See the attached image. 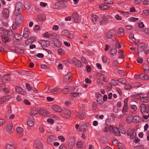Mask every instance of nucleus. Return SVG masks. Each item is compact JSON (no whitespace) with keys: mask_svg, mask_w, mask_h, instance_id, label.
Here are the masks:
<instances>
[{"mask_svg":"<svg viewBox=\"0 0 149 149\" xmlns=\"http://www.w3.org/2000/svg\"><path fill=\"white\" fill-rule=\"evenodd\" d=\"M133 122L134 123H137L141 121V118L138 115H136L133 117Z\"/></svg>","mask_w":149,"mask_h":149,"instance_id":"nucleus-22","label":"nucleus"},{"mask_svg":"<svg viewBox=\"0 0 149 149\" xmlns=\"http://www.w3.org/2000/svg\"><path fill=\"white\" fill-rule=\"evenodd\" d=\"M33 146L37 149H42V143L39 140H36L34 141Z\"/></svg>","mask_w":149,"mask_h":149,"instance_id":"nucleus-12","label":"nucleus"},{"mask_svg":"<svg viewBox=\"0 0 149 149\" xmlns=\"http://www.w3.org/2000/svg\"><path fill=\"white\" fill-rule=\"evenodd\" d=\"M27 124L30 127L33 126L34 125V123L33 122V116H31L28 118Z\"/></svg>","mask_w":149,"mask_h":149,"instance_id":"nucleus-19","label":"nucleus"},{"mask_svg":"<svg viewBox=\"0 0 149 149\" xmlns=\"http://www.w3.org/2000/svg\"><path fill=\"white\" fill-rule=\"evenodd\" d=\"M91 18L92 22L95 24L99 20V18L96 15H92Z\"/></svg>","mask_w":149,"mask_h":149,"instance_id":"nucleus-24","label":"nucleus"},{"mask_svg":"<svg viewBox=\"0 0 149 149\" xmlns=\"http://www.w3.org/2000/svg\"><path fill=\"white\" fill-rule=\"evenodd\" d=\"M71 91V90L70 89L65 88L61 90V91H62V92L64 93L67 94L69 92Z\"/></svg>","mask_w":149,"mask_h":149,"instance_id":"nucleus-41","label":"nucleus"},{"mask_svg":"<svg viewBox=\"0 0 149 149\" xmlns=\"http://www.w3.org/2000/svg\"><path fill=\"white\" fill-rule=\"evenodd\" d=\"M59 140H61L62 142H64L65 140V138L63 136H59L58 137Z\"/></svg>","mask_w":149,"mask_h":149,"instance_id":"nucleus-58","label":"nucleus"},{"mask_svg":"<svg viewBox=\"0 0 149 149\" xmlns=\"http://www.w3.org/2000/svg\"><path fill=\"white\" fill-rule=\"evenodd\" d=\"M61 35L62 36H67L68 38L70 39H72L73 38L72 33L67 30H64L61 33Z\"/></svg>","mask_w":149,"mask_h":149,"instance_id":"nucleus-8","label":"nucleus"},{"mask_svg":"<svg viewBox=\"0 0 149 149\" xmlns=\"http://www.w3.org/2000/svg\"><path fill=\"white\" fill-rule=\"evenodd\" d=\"M56 140V138L53 135H50L47 139V142L49 144L52 143L53 142Z\"/></svg>","mask_w":149,"mask_h":149,"instance_id":"nucleus-14","label":"nucleus"},{"mask_svg":"<svg viewBox=\"0 0 149 149\" xmlns=\"http://www.w3.org/2000/svg\"><path fill=\"white\" fill-rule=\"evenodd\" d=\"M23 6L22 3L20 2H17L16 3L15 6V10L14 12V14L17 13H21V10Z\"/></svg>","mask_w":149,"mask_h":149,"instance_id":"nucleus-5","label":"nucleus"},{"mask_svg":"<svg viewBox=\"0 0 149 149\" xmlns=\"http://www.w3.org/2000/svg\"><path fill=\"white\" fill-rule=\"evenodd\" d=\"M131 86L129 84H127L125 86V89L129 90L131 89Z\"/></svg>","mask_w":149,"mask_h":149,"instance_id":"nucleus-63","label":"nucleus"},{"mask_svg":"<svg viewBox=\"0 0 149 149\" xmlns=\"http://www.w3.org/2000/svg\"><path fill=\"white\" fill-rule=\"evenodd\" d=\"M136 60L137 63H142L143 61V59L139 57H138L137 58Z\"/></svg>","mask_w":149,"mask_h":149,"instance_id":"nucleus-61","label":"nucleus"},{"mask_svg":"<svg viewBox=\"0 0 149 149\" xmlns=\"http://www.w3.org/2000/svg\"><path fill=\"white\" fill-rule=\"evenodd\" d=\"M6 149H15V147L11 144H7L5 146Z\"/></svg>","mask_w":149,"mask_h":149,"instance_id":"nucleus-35","label":"nucleus"},{"mask_svg":"<svg viewBox=\"0 0 149 149\" xmlns=\"http://www.w3.org/2000/svg\"><path fill=\"white\" fill-rule=\"evenodd\" d=\"M1 40L3 42L6 43L8 42L9 40L8 38L7 37L4 36L1 37Z\"/></svg>","mask_w":149,"mask_h":149,"instance_id":"nucleus-40","label":"nucleus"},{"mask_svg":"<svg viewBox=\"0 0 149 149\" xmlns=\"http://www.w3.org/2000/svg\"><path fill=\"white\" fill-rule=\"evenodd\" d=\"M111 83L114 86H116L118 84V81L116 80L113 79L111 81Z\"/></svg>","mask_w":149,"mask_h":149,"instance_id":"nucleus-53","label":"nucleus"},{"mask_svg":"<svg viewBox=\"0 0 149 149\" xmlns=\"http://www.w3.org/2000/svg\"><path fill=\"white\" fill-rule=\"evenodd\" d=\"M61 91V89L58 87H56L50 90V92L54 94H57Z\"/></svg>","mask_w":149,"mask_h":149,"instance_id":"nucleus-15","label":"nucleus"},{"mask_svg":"<svg viewBox=\"0 0 149 149\" xmlns=\"http://www.w3.org/2000/svg\"><path fill=\"white\" fill-rule=\"evenodd\" d=\"M112 143L113 144L115 145H118V147H120L121 146H123V144L121 143H118V141L117 140H113L112 141Z\"/></svg>","mask_w":149,"mask_h":149,"instance_id":"nucleus-49","label":"nucleus"},{"mask_svg":"<svg viewBox=\"0 0 149 149\" xmlns=\"http://www.w3.org/2000/svg\"><path fill=\"white\" fill-rule=\"evenodd\" d=\"M53 109L56 112H61L62 111L61 108L57 105H54L52 106Z\"/></svg>","mask_w":149,"mask_h":149,"instance_id":"nucleus-17","label":"nucleus"},{"mask_svg":"<svg viewBox=\"0 0 149 149\" xmlns=\"http://www.w3.org/2000/svg\"><path fill=\"white\" fill-rule=\"evenodd\" d=\"M14 15L15 16V22L20 25L24 20L23 16L20 13H17Z\"/></svg>","mask_w":149,"mask_h":149,"instance_id":"nucleus-4","label":"nucleus"},{"mask_svg":"<svg viewBox=\"0 0 149 149\" xmlns=\"http://www.w3.org/2000/svg\"><path fill=\"white\" fill-rule=\"evenodd\" d=\"M13 126V124L12 123L8 124L6 126V130L8 132L11 131L13 132L12 128Z\"/></svg>","mask_w":149,"mask_h":149,"instance_id":"nucleus-28","label":"nucleus"},{"mask_svg":"<svg viewBox=\"0 0 149 149\" xmlns=\"http://www.w3.org/2000/svg\"><path fill=\"white\" fill-rule=\"evenodd\" d=\"M130 107L134 111H135L137 109V107L135 105H131Z\"/></svg>","mask_w":149,"mask_h":149,"instance_id":"nucleus-62","label":"nucleus"},{"mask_svg":"<svg viewBox=\"0 0 149 149\" xmlns=\"http://www.w3.org/2000/svg\"><path fill=\"white\" fill-rule=\"evenodd\" d=\"M23 129L20 127H18L16 129L17 132L19 134L22 133L23 131Z\"/></svg>","mask_w":149,"mask_h":149,"instance_id":"nucleus-43","label":"nucleus"},{"mask_svg":"<svg viewBox=\"0 0 149 149\" xmlns=\"http://www.w3.org/2000/svg\"><path fill=\"white\" fill-rule=\"evenodd\" d=\"M51 34H49L47 32H46L44 34V36L47 38H50L51 37Z\"/></svg>","mask_w":149,"mask_h":149,"instance_id":"nucleus-48","label":"nucleus"},{"mask_svg":"<svg viewBox=\"0 0 149 149\" xmlns=\"http://www.w3.org/2000/svg\"><path fill=\"white\" fill-rule=\"evenodd\" d=\"M72 73L71 72H69L67 74L65 75L63 77V80L65 82H67L70 79L71 77Z\"/></svg>","mask_w":149,"mask_h":149,"instance_id":"nucleus-16","label":"nucleus"},{"mask_svg":"<svg viewBox=\"0 0 149 149\" xmlns=\"http://www.w3.org/2000/svg\"><path fill=\"white\" fill-rule=\"evenodd\" d=\"M115 18L117 20L120 21L122 20V17L118 14L114 16Z\"/></svg>","mask_w":149,"mask_h":149,"instance_id":"nucleus-55","label":"nucleus"},{"mask_svg":"<svg viewBox=\"0 0 149 149\" xmlns=\"http://www.w3.org/2000/svg\"><path fill=\"white\" fill-rule=\"evenodd\" d=\"M51 38L54 39V40L59 39L60 37L58 34L56 33L51 34Z\"/></svg>","mask_w":149,"mask_h":149,"instance_id":"nucleus-34","label":"nucleus"},{"mask_svg":"<svg viewBox=\"0 0 149 149\" xmlns=\"http://www.w3.org/2000/svg\"><path fill=\"white\" fill-rule=\"evenodd\" d=\"M60 6L61 5L59 3H56L54 4V8L56 9H58L59 8Z\"/></svg>","mask_w":149,"mask_h":149,"instance_id":"nucleus-57","label":"nucleus"},{"mask_svg":"<svg viewBox=\"0 0 149 149\" xmlns=\"http://www.w3.org/2000/svg\"><path fill=\"white\" fill-rule=\"evenodd\" d=\"M109 130L111 132H113V134L117 136H119L120 133L118 129L116 127H114L113 125H110L109 127Z\"/></svg>","mask_w":149,"mask_h":149,"instance_id":"nucleus-3","label":"nucleus"},{"mask_svg":"<svg viewBox=\"0 0 149 149\" xmlns=\"http://www.w3.org/2000/svg\"><path fill=\"white\" fill-rule=\"evenodd\" d=\"M72 19H74V22L75 23H77L78 22L79 19V16L78 14L75 13H73L72 15Z\"/></svg>","mask_w":149,"mask_h":149,"instance_id":"nucleus-23","label":"nucleus"},{"mask_svg":"<svg viewBox=\"0 0 149 149\" xmlns=\"http://www.w3.org/2000/svg\"><path fill=\"white\" fill-rule=\"evenodd\" d=\"M10 79L9 75L8 74H5L2 79V80L4 82H6L8 81Z\"/></svg>","mask_w":149,"mask_h":149,"instance_id":"nucleus-31","label":"nucleus"},{"mask_svg":"<svg viewBox=\"0 0 149 149\" xmlns=\"http://www.w3.org/2000/svg\"><path fill=\"white\" fill-rule=\"evenodd\" d=\"M14 36L15 38L17 40H20L22 39L21 36L17 33L14 34Z\"/></svg>","mask_w":149,"mask_h":149,"instance_id":"nucleus-42","label":"nucleus"},{"mask_svg":"<svg viewBox=\"0 0 149 149\" xmlns=\"http://www.w3.org/2000/svg\"><path fill=\"white\" fill-rule=\"evenodd\" d=\"M71 114V111L67 109H65V117L66 118H68L70 117Z\"/></svg>","mask_w":149,"mask_h":149,"instance_id":"nucleus-30","label":"nucleus"},{"mask_svg":"<svg viewBox=\"0 0 149 149\" xmlns=\"http://www.w3.org/2000/svg\"><path fill=\"white\" fill-rule=\"evenodd\" d=\"M4 101L5 102H7L10 99V97L8 95L3 97Z\"/></svg>","mask_w":149,"mask_h":149,"instance_id":"nucleus-50","label":"nucleus"},{"mask_svg":"<svg viewBox=\"0 0 149 149\" xmlns=\"http://www.w3.org/2000/svg\"><path fill=\"white\" fill-rule=\"evenodd\" d=\"M42 44L45 47H47L50 45V43L48 41L46 40H43Z\"/></svg>","mask_w":149,"mask_h":149,"instance_id":"nucleus-46","label":"nucleus"},{"mask_svg":"<svg viewBox=\"0 0 149 149\" xmlns=\"http://www.w3.org/2000/svg\"><path fill=\"white\" fill-rule=\"evenodd\" d=\"M30 33L29 29L26 28H25L24 30L23 37L24 38H26L29 37Z\"/></svg>","mask_w":149,"mask_h":149,"instance_id":"nucleus-18","label":"nucleus"},{"mask_svg":"<svg viewBox=\"0 0 149 149\" xmlns=\"http://www.w3.org/2000/svg\"><path fill=\"white\" fill-rule=\"evenodd\" d=\"M99 7L100 9L102 10H107L109 8V7L108 6L104 4H101L99 5Z\"/></svg>","mask_w":149,"mask_h":149,"instance_id":"nucleus-33","label":"nucleus"},{"mask_svg":"<svg viewBox=\"0 0 149 149\" xmlns=\"http://www.w3.org/2000/svg\"><path fill=\"white\" fill-rule=\"evenodd\" d=\"M138 19L137 18H135L134 17H131L128 19V20L129 22H134Z\"/></svg>","mask_w":149,"mask_h":149,"instance_id":"nucleus-47","label":"nucleus"},{"mask_svg":"<svg viewBox=\"0 0 149 149\" xmlns=\"http://www.w3.org/2000/svg\"><path fill=\"white\" fill-rule=\"evenodd\" d=\"M140 110L143 113L145 112L148 113L149 111V106H146L144 104H141L140 106Z\"/></svg>","mask_w":149,"mask_h":149,"instance_id":"nucleus-10","label":"nucleus"},{"mask_svg":"<svg viewBox=\"0 0 149 149\" xmlns=\"http://www.w3.org/2000/svg\"><path fill=\"white\" fill-rule=\"evenodd\" d=\"M9 12L8 9L7 8L3 9V15L5 18H8L9 15Z\"/></svg>","mask_w":149,"mask_h":149,"instance_id":"nucleus-21","label":"nucleus"},{"mask_svg":"<svg viewBox=\"0 0 149 149\" xmlns=\"http://www.w3.org/2000/svg\"><path fill=\"white\" fill-rule=\"evenodd\" d=\"M144 32L146 34V36L148 37L149 36V29L145 28L144 29Z\"/></svg>","mask_w":149,"mask_h":149,"instance_id":"nucleus-54","label":"nucleus"},{"mask_svg":"<svg viewBox=\"0 0 149 149\" xmlns=\"http://www.w3.org/2000/svg\"><path fill=\"white\" fill-rule=\"evenodd\" d=\"M54 45L56 47H60L61 46V42L58 39L54 40H53Z\"/></svg>","mask_w":149,"mask_h":149,"instance_id":"nucleus-26","label":"nucleus"},{"mask_svg":"<svg viewBox=\"0 0 149 149\" xmlns=\"http://www.w3.org/2000/svg\"><path fill=\"white\" fill-rule=\"evenodd\" d=\"M76 116L79 119L83 120L85 117V111L83 110H80L76 113Z\"/></svg>","mask_w":149,"mask_h":149,"instance_id":"nucleus-9","label":"nucleus"},{"mask_svg":"<svg viewBox=\"0 0 149 149\" xmlns=\"http://www.w3.org/2000/svg\"><path fill=\"white\" fill-rule=\"evenodd\" d=\"M16 91L23 95H25L26 93L20 87L18 86H16L15 88Z\"/></svg>","mask_w":149,"mask_h":149,"instance_id":"nucleus-20","label":"nucleus"},{"mask_svg":"<svg viewBox=\"0 0 149 149\" xmlns=\"http://www.w3.org/2000/svg\"><path fill=\"white\" fill-rule=\"evenodd\" d=\"M80 127L81 130L84 131H86L88 129L87 124L86 123L81 125Z\"/></svg>","mask_w":149,"mask_h":149,"instance_id":"nucleus-32","label":"nucleus"},{"mask_svg":"<svg viewBox=\"0 0 149 149\" xmlns=\"http://www.w3.org/2000/svg\"><path fill=\"white\" fill-rule=\"evenodd\" d=\"M11 110L10 107V106H8L7 107V113L8 115H10L11 114Z\"/></svg>","mask_w":149,"mask_h":149,"instance_id":"nucleus-60","label":"nucleus"},{"mask_svg":"<svg viewBox=\"0 0 149 149\" xmlns=\"http://www.w3.org/2000/svg\"><path fill=\"white\" fill-rule=\"evenodd\" d=\"M116 31L115 30L113 29L110 31L109 32L106 33V35L107 37L109 38H112L113 36L116 35Z\"/></svg>","mask_w":149,"mask_h":149,"instance_id":"nucleus-11","label":"nucleus"},{"mask_svg":"<svg viewBox=\"0 0 149 149\" xmlns=\"http://www.w3.org/2000/svg\"><path fill=\"white\" fill-rule=\"evenodd\" d=\"M72 91L73 92L70 93V95L74 97H79L82 94L81 93L78 92V87H74L72 89Z\"/></svg>","mask_w":149,"mask_h":149,"instance_id":"nucleus-1","label":"nucleus"},{"mask_svg":"<svg viewBox=\"0 0 149 149\" xmlns=\"http://www.w3.org/2000/svg\"><path fill=\"white\" fill-rule=\"evenodd\" d=\"M124 29L123 28H120L119 29L118 31V35H121L124 33Z\"/></svg>","mask_w":149,"mask_h":149,"instance_id":"nucleus-36","label":"nucleus"},{"mask_svg":"<svg viewBox=\"0 0 149 149\" xmlns=\"http://www.w3.org/2000/svg\"><path fill=\"white\" fill-rule=\"evenodd\" d=\"M144 44L143 43H141L139 44L137 47V49L138 52L139 53L140 52H142L144 49Z\"/></svg>","mask_w":149,"mask_h":149,"instance_id":"nucleus-29","label":"nucleus"},{"mask_svg":"<svg viewBox=\"0 0 149 149\" xmlns=\"http://www.w3.org/2000/svg\"><path fill=\"white\" fill-rule=\"evenodd\" d=\"M143 94L142 93H140L137 95V97L140 98L141 101L143 102L147 103L149 101L148 97L143 96Z\"/></svg>","mask_w":149,"mask_h":149,"instance_id":"nucleus-7","label":"nucleus"},{"mask_svg":"<svg viewBox=\"0 0 149 149\" xmlns=\"http://www.w3.org/2000/svg\"><path fill=\"white\" fill-rule=\"evenodd\" d=\"M129 39L132 40L133 42H134L135 41V39L134 37V36L132 34H130V35Z\"/></svg>","mask_w":149,"mask_h":149,"instance_id":"nucleus-56","label":"nucleus"},{"mask_svg":"<svg viewBox=\"0 0 149 149\" xmlns=\"http://www.w3.org/2000/svg\"><path fill=\"white\" fill-rule=\"evenodd\" d=\"M127 134L128 136H130L132 139L135 138L136 135V131L133 129H129L127 131Z\"/></svg>","mask_w":149,"mask_h":149,"instance_id":"nucleus-6","label":"nucleus"},{"mask_svg":"<svg viewBox=\"0 0 149 149\" xmlns=\"http://www.w3.org/2000/svg\"><path fill=\"white\" fill-rule=\"evenodd\" d=\"M59 54L61 55H63L65 54V51L61 48H59L58 51Z\"/></svg>","mask_w":149,"mask_h":149,"instance_id":"nucleus-44","label":"nucleus"},{"mask_svg":"<svg viewBox=\"0 0 149 149\" xmlns=\"http://www.w3.org/2000/svg\"><path fill=\"white\" fill-rule=\"evenodd\" d=\"M133 117L131 115L128 116L126 118V123L127 124H130L133 121Z\"/></svg>","mask_w":149,"mask_h":149,"instance_id":"nucleus-27","label":"nucleus"},{"mask_svg":"<svg viewBox=\"0 0 149 149\" xmlns=\"http://www.w3.org/2000/svg\"><path fill=\"white\" fill-rule=\"evenodd\" d=\"M39 113L42 116H46L48 114V111L47 110L44 109H40L39 111Z\"/></svg>","mask_w":149,"mask_h":149,"instance_id":"nucleus-25","label":"nucleus"},{"mask_svg":"<svg viewBox=\"0 0 149 149\" xmlns=\"http://www.w3.org/2000/svg\"><path fill=\"white\" fill-rule=\"evenodd\" d=\"M81 60L82 63L86 64L88 63V61L84 57H81Z\"/></svg>","mask_w":149,"mask_h":149,"instance_id":"nucleus-51","label":"nucleus"},{"mask_svg":"<svg viewBox=\"0 0 149 149\" xmlns=\"http://www.w3.org/2000/svg\"><path fill=\"white\" fill-rule=\"evenodd\" d=\"M118 81L120 83L122 84H125L126 82V80L123 78L119 79H118Z\"/></svg>","mask_w":149,"mask_h":149,"instance_id":"nucleus-45","label":"nucleus"},{"mask_svg":"<svg viewBox=\"0 0 149 149\" xmlns=\"http://www.w3.org/2000/svg\"><path fill=\"white\" fill-rule=\"evenodd\" d=\"M26 86L28 91H30L32 90L31 87L30 86L29 84H26Z\"/></svg>","mask_w":149,"mask_h":149,"instance_id":"nucleus-59","label":"nucleus"},{"mask_svg":"<svg viewBox=\"0 0 149 149\" xmlns=\"http://www.w3.org/2000/svg\"><path fill=\"white\" fill-rule=\"evenodd\" d=\"M20 25L18 24L17 23L15 22L12 25V29L13 30H15Z\"/></svg>","mask_w":149,"mask_h":149,"instance_id":"nucleus-38","label":"nucleus"},{"mask_svg":"<svg viewBox=\"0 0 149 149\" xmlns=\"http://www.w3.org/2000/svg\"><path fill=\"white\" fill-rule=\"evenodd\" d=\"M143 12L146 15H149V9H145L144 10Z\"/></svg>","mask_w":149,"mask_h":149,"instance_id":"nucleus-64","label":"nucleus"},{"mask_svg":"<svg viewBox=\"0 0 149 149\" xmlns=\"http://www.w3.org/2000/svg\"><path fill=\"white\" fill-rule=\"evenodd\" d=\"M117 52V49L116 48L112 49L110 51V54L113 56H115Z\"/></svg>","mask_w":149,"mask_h":149,"instance_id":"nucleus-39","label":"nucleus"},{"mask_svg":"<svg viewBox=\"0 0 149 149\" xmlns=\"http://www.w3.org/2000/svg\"><path fill=\"white\" fill-rule=\"evenodd\" d=\"M28 136L27 135H24L22 139V142L23 143H24L27 142L28 139Z\"/></svg>","mask_w":149,"mask_h":149,"instance_id":"nucleus-37","label":"nucleus"},{"mask_svg":"<svg viewBox=\"0 0 149 149\" xmlns=\"http://www.w3.org/2000/svg\"><path fill=\"white\" fill-rule=\"evenodd\" d=\"M72 61L77 67L79 68L82 67V65L81 62L77 59L76 58H73L72 59Z\"/></svg>","mask_w":149,"mask_h":149,"instance_id":"nucleus-13","label":"nucleus"},{"mask_svg":"<svg viewBox=\"0 0 149 149\" xmlns=\"http://www.w3.org/2000/svg\"><path fill=\"white\" fill-rule=\"evenodd\" d=\"M128 108L127 105H124L123 108L122 112L123 113L126 112L127 111Z\"/></svg>","mask_w":149,"mask_h":149,"instance_id":"nucleus-52","label":"nucleus"},{"mask_svg":"<svg viewBox=\"0 0 149 149\" xmlns=\"http://www.w3.org/2000/svg\"><path fill=\"white\" fill-rule=\"evenodd\" d=\"M0 33H3V35H7L8 36L13 37V33L12 30H9L4 29L3 28H0Z\"/></svg>","mask_w":149,"mask_h":149,"instance_id":"nucleus-2","label":"nucleus"}]
</instances>
